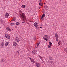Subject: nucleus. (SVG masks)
<instances>
[{
    "mask_svg": "<svg viewBox=\"0 0 67 67\" xmlns=\"http://www.w3.org/2000/svg\"><path fill=\"white\" fill-rule=\"evenodd\" d=\"M42 18H41V19H43V18H44L45 17V14H43L42 15Z\"/></svg>",
    "mask_w": 67,
    "mask_h": 67,
    "instance_id": "13",
    "label": "nucleus"
},
{
    "mask_svg": "<svg viewBox=\"0 0 67 67\" xmlns=\"http://www.w3.org/2000/svg\"><path fill=\"white\" fill-rule=\"evenodd\" d=\"M51 64H53V61H51Z\"/></svg>",
    "mask_w": 67,
    "mask_h": 67,
    "instance_id": "32",
    "label": "nucleus"
},
{
    "mask_svg": "<svg viewBox=\"0 0 67 67\" xmlns=\"http://www.w3.org/2000/svg\"><path fill=\"white\" fill-rule=\"evenodd\" d=\"M48 48H51V45L49 44L48 45Z\"/></svg>",
    "mask_w": 67,
    "mask_h": 67,
    "instance_id": "27",
    "label": "nucleus"
},
{
    "mask_svg": "<svg viewBox=\"0 0 67 67\" xmlns=\"http://www.w3.org/2000/svg\"><path fill=\"white\" fill-rule=\"evenodd\" d=\"M25 23V22H24V21H23V22H22V23Z\"/></svg>",
    "mask_w": 67,
    "mask_h": 67,
    "instance_id": "35",
    "label": "nucleus"
},
{
    "mask_svg": "<svg viewBox=\"0 0 67 67\" xmlns=\"http://www.w3.org/2000/svg\"><path fill=\"white\" fill-rule=\"evenodd\" d=\"M0 22L1 23H3V21L2 19H1L0 20Z\"/></svg>",
    "mask_w": 67,
    "mask_h": 67,
    "instance_id": "20",
    "label": "nucleus"
},
{
    "mask_svg": "<svg viewBox=\"0 0 67 67\" xmlns=\"http://www.w3.org/2000/svg\"><path fill=\"white\" fill-rule=\"evenodd\" d=\"M40 7L39 8V9H40Z\"/></svg>",
    "mask_w": 67,
    "mask_h": 67,
    "instance_id": "42",
    "label": "nucleus"
},
{
    "mask_svg": "<svg viewBox=\"0 0 67 67\" xmlns=\"http://www.w3.org/2000/svg\"><path fill=\"white\" fill-rule=\"evenodd\" d=\"M3 59H2L1 61V63H2V62H3Z\"/></svg>",
    "mask_w": 67,
    "mask_h": 67,
    "instance_id": "29",
    "label": "nucleus"
},
{
    "mask_svg": "<svg viewBox=\"0 0 67 67\" xmlns=\"http://www.w3.org/2000/svg\"><path fill=\"white\" fill-rule=\"evenodd\" d=\"M20 15L21 16V19L23 20H24V19H25V18H26V17L24 15V13H21V14H20Z\"/></svg>",
    "mask_w": 67,
    "mask_h": 67,
    "instance_id": "1",
    "label": "nucleus"
},
{
    "mask_svg": "<svg viewBox=\"0 0 67 67\" xmlns=\"http://www.w3.org/2000/svg\"><path fill=\"white\" fill-rule=\"evenodd\" d=\"M49 59L50 60H53V58L52 57H50Z\"/></svg>",
    "mask_w": 67,
    "mask_h": 67,
    "instance_id": "16",
    "label": "nucleus"
},
{
    "mask_svg": "<svg viewBox=\"0 0 67 67\" xmlns=\"http://www.w3.org/2000/svg\"><path fill=\"white\" fill-rule=\"evenodd\" d=\"M40 27V28H42V27Z\"/></svg>",
    "mask_w": 67,
    "mask_h": 67,
    "instance_id": "38",
    "label": "nucleus"
},
{
    "mask_svg": "<svg viewBox=\"0 0 67 67\" xmlns=\"http://www.w3.org/2000/svg\"><path fill=\"white\" fill-rule=\"evenodd\" d=\"M43 38L44 39V40H45V41H48V39L45 37H43Z\"/></svg>",
    "mask_w": 67,
    "mask_h": 67,
    "instance_id": "21",
    "label": "nucleus"
},
{
    "mask_svg": "<svg viewBox=\"0 0 67 67\" xmlns=\"http://www.w3.org/2000/svg\"><path fill=\"white\" fill-rule=\"evenodd\" d=\"M34 25L35 27H37L38 26V24L37 23H35L34 24Z\"/></svg>",
    "mask_w": 67,
    "mask_h": 67,
    "instance_id": "5",
    "label": "nucleus"
},
{
    "mask_svg": "<svg viewBox=\"0 0 67 67\" xmlns=\"http://www.w3.org/2000/svg\"><path fill=\"white\" fill-rule=\"evenodd\" d=\"M37 46H38V45H39V43H38V44H37Z\"/></svg>",
    "mask_w": 67,
    "mask_h": 67,
    "instance_id": "37",
    "label": "nucleus"
},
{
    "mask_svg": "<svg viewBox=\"0 0 67 67\" xmlns=\"http://www.w3.org/2000/svg\"><path fill=\"white\" fill-rule=\"evenodd\" d=\"M19 53H20V52L19 51H17L16 53L17 54H19Z\"/></svg>",
    "mask_w": 67,
    "mask_h": 67,
    "instance_id": "26",
    "label": "nucleus"
},
{
    "mask_svg": "<svg viewBox=\"0 0 67 67\" xmlns=\"http://www.w3.org/2000/svg\"><path fill=\"white\" fill-rule=\"evenodd\" d=\"M58 44H59V43H58Z\"/></svg>",
    "mask_w": 67,
    "mask_h": 67,
    "instance_id": "43",
    "label": "nucleus"
},
{
    "mask_svg": "<svg viewBox=\"0 0 67 67\" xmlns=\"http://www.w3.org/2000/svg\"><path fill=\"white\" fill-rule=\"evenodd\" d=\"M16 44H16V42H14L13 43V45L14 46H15L16 45Z\"/></svg>",
    "mask_w": 67,
    "mask_h": 67,
    "instance_id": "11",
    "label": "nucleus"
},
{
    "mask_svg": "<svg viewBox=\"0 0 67 67\" xmlns=\"http://www.w3.org/2000/svg\"><path fill=\"white\" fill-rule=\"evenodd\" d=\"M4 42H2L1 44V46H3L2 47H3V45H4Z\"/></svg>",
    "mask_w": 67,
    "mask_h": 67,
    "instance_id": "10",
    "label": "nucleus"
},
{
    "mask_svg": "<svg viewBox=\"0 0 67 67\" xmlns=\"http://www.w3.org/2000/svg\"><path fill=\"white\" fill-rule=\"evenodd\" d=\"M40 1V2H42V0H39Z\"/></svg>",
    "mask_w": 67,
    "mask_h": 67,
    "instance_id": "34",
    "label": "nucleus"
},
{
    "mask_svg": "<svg viewBox=\"0 0 67 67\" xmlns=\"http://www.w3.org/2000/svg\"><path fill=\"white\" fill-rule=\"evenodd\" d=\"M16 25H20V23L19 22H17L16 23Z\"/></svg>",
    "mask_w": 67,
    "mask_h": 67,
    "instance_id": "14",
    "label": "nucleus"
},
{
    "mask_svg": "<svg viewBox=\"0 0 67 67\" xmlns=\"http://www.w3.org/2000/svg\"><path fill=\"white\" fill-rule=\"evenodd\" d=\"M45 37H46V38H48V35H44V36Z\"/></svg>",
    "mask_w": 67,
    "mask_h": 67,
    "instance_id": "9",
    "label": "nucleus"
},
{
    "mask_svg": "<svg viewBox=\"0 0 67 67\" xmlns=\"http://www.w3.org/2000/svg\"><path fill=\"white\" fill-rule=\"evenodd\" d=\"M56 40L57 41H58V37H56Z\"/></svg>",
    "mask_w": 67,
    "mask_h": 67,
    "instance_id": "23",
    "label": "nucleus"
},
{
    "mask_svg": "<svg viewBox=\"0 0 67 67\" xmlns=\"http://www.w3.org/2000/svg\"><path fill=\"white\" fill-rule=\"evenodd\" d=\"M36 66H37V67H40V64H39L38 63H36Z\"/></svg>",
    "mask_w": 67,
    "mask_h": 67,
    "instance_id": "6",
    "label": "nucleus"
},
{
    "mask_svg": "<svg viewBox=\"0 0 67 67\" xmlns=\"http://www.w3.org/2000/svg\"><path fill=\"white\" fill-rule=\"evenodd\" d=\"M29 59H30V60H31V59H32V58H31V57H29Z\"/></svg>",
    "mask_w": 67,
    "mask_h": 67,
    "instance_id": "31",
    "label": "nucleus"
},
{
    "mask_svg": "<svg viewBox=\"0 0 67 67\" xmlns=\"http://www.w3.org/2000/svg\"><path fill=\"white\" fill-rule=\"evenodd\" d=\"M5 15L6 16H9V14L8 13H7Z\"/></svg>",
    "mask_w": 67,
    "mask_h": 67,
    "instance_id": "19",
    "label": "nucleus"
},
{
    "mask_svg": "<svg viewBox=\"0 0 67 67\" xmlns=\"http://www.w3.org/2000/svg\"><path fill=\"white\" fill-rule=\"evenodd\" d=\"M6 30H7V31H11V29H10V28H9L8 27L6 28Z\"/></svg>",
    "mask_w": 67,
    "mask_h": 67,
    "instance_id": "7",
    "label": "nucleus"
},
{
    "mask_svg": "<svg viewBox=\"0 0 67 67\" xmlns=\"http://www.w3.org/2000/svg\"><path fill=\"white\" fill-rule=\"evenodd\" d=\"M36 52H37V51L36 50H34L32 51V54H34V55H35V54H36Z\"/></svg>",
    "mask_w": 67,
    "mask_h": 67,
    "instance_id": "4",
    "label": "nucleus"
},
{
    "mask_svg": "<svg viewBox=\"0 0 67 67\" xmlns=\"http://www.w3.org/2000/svg\"><path fill=\"white\" fill-rule=\"evenodd\" d=\"M49 43L50 45H52V43L50 41L49 42Z\"/></svg>",
    "mask_w": 67,
    "mask_h": 67,
    "instance_id": "25",
    "label": "nucleus"
},
{
    "mask_svg": "<svg viewBox=\"0 0 67 67\" xmlns=\"http://www.w3.org/2000/svg\"><path fill=\"white\" fill-rule=\"evenodd\" d=\"M39 5L40 6H42V3H40L39 4Z\"/></svg>",
    "mask_w": 67,
    "mask_h": 67,
    "instance_id": "24",
    "label": "nucleus"
},
{
    "mask_svg": "<svg viewBox=\"0 0 67 67\" xmlns=\"http://www.w3.org/2000/svg\"><path fill=\"white\" fill-rule=\"evenodd\" d=\"M30 48H32V46H30Z\"/></svg>",
    "mask_w": 67,
    "mask_h": 67,
    "instance_id": "36",
    "label": "nucleus"
},
{
    "mask_svg": "<svg viewBox=\"0 0 67 67\" xmlns=\"http://www.w3.org/2000/svg\"><path fill=\"white\" fill-rule=\"evenodd\" d=\"M46 7H47V6H46Z\"/></svg>",
    "mask_w": 67,
    "mask_h": 67,
    "instance_id": "41",
    "label": "nucleus"
},
{
    "mask_svg": "<svg viewBox=\"0 0 67 67\" xmlns=\"http://www.w3.org/2000/svg\"><path fill=\"white\" fill-rule=\"evenodd\" d=\"M15 20H16L15 18H13L12 21H15Z\"/></svg>",
    "mask_w": 67,
    "mask_h": 67,
    "instance_id": "22",
    "label": "nucleus"
},
{
    "mask_svg": "<svg viewBox=\"0 0 67 67\" xmlns=\"http://www.w3.org/2000/svg\"><path fill=\"white\" fill-rule=\"evenodd\" d=\"M15 41L16 42H20V39H19V38H18V37L15 38Z\"/></svg>",
    "mask_w": 67,
    "mask_h": 67,
    "instance_id": "3",
    "label": "nucleus"
},
{
    "mask_svg": "<svg viewBox=\"0 0 67 67\" xmlns=\"http://www.w3.org/2000/svg\"><path fill=\"white\" fill-rule=\"evenodd\" d=\"M55 36L56 37H58V35L56 33L55 34Z\"/></svg>",
    "mask_w": 67,
    "mask_h": 67,
    "instance_id": "17",
    "label": "nucleus"
},
{
    "mask_svg": "<svg viewBox=\"0 0 67 67\" xmlns=\"http://www.w3.org/2000/svg\"><path fill=\"white\" fill-rule=\"evenodd\" d=\"M5 37H6L7 38H8V39H10V36L8 35V34H5Z\"/></svg>",
    "mask_w": 67,
    "mask_h": 67,
    "instance_id": "2",
    "label": "nucleus"
},
{
    "mask_svg": "<svg viewBox=\"0 0 67 67\" xmlns=\"http://www.w3.org/2000/svg\"><path fill=\"white\" fill-rule=\"evenodd\" d=\"M64 51L66 53H67V48H65L64 49Z\"/></svg>",
    "mask_w": 67,
    "mask_h": 67,
    "instance_id": "8",
    "label": "nucleus"
},
{
    "mask_svg": "<svg viewBox=\"0 0 67 67\" xmlns=\"http://www.w3.org/2000/svg\"><path fill=\"white\" fill-rule=\"evenodd\" d=\"M9 44V42H7L5 43V46H7Z\"/></svg>",
    "mask_w": 67,
    "mask_h": 67,
    "instance_id": "15",
    "label": "nucleus"
},
{
    "mask_svg": "<svg viewBox=\"0 0 67 67\" xmlns=\"http://www.w3.org/2000/svg\"><path fill=\"white\" fill-rule=\"evenodd\" d=\"M34 41H35V40H36V37H35L34 38Z\"/></svg>",
    "mask_w": 67,
    "mask_h": 67,
    "instance_id": "33",
    "label": "nucleus"
},
{
    "mask_svg": "<svg viewBox=\"0 0 67 67\" xmlns=\"http://www.w3.org/2000/svg\"><path fill=\"white\" fill-rule=\"evenodd\" d=\"M31 61L32 62V63H35V62L34 61V59H31Z\"/></svg>",
    "mask_w": 67,
    "mask_h": 67,
    "instance_id": "12",
    "label": "nucleus"
},
{
    "mask_svg": "<svg viewBox=\"0 0 67 67\" xmlns=\"http://www.w3.org/2000/svg\"><path fill=\"white\" fill-rule=\"evenodd\" d=\"M39 57L40 58H41V59L42 60V58H43L41 57V56H39Z\"/></svg>",
    "mask_w": 67,
    "mask_h": 67,
    "instance_id": "30",
    "label": "nucleus"
},
{
    "mask_svg": "<svg viewBox=\"0 0 67 67\" xmlns=\"http://www.w3.org/2000/svg\"><path fill=\"white\" fill-rule=\"evenodd\" d=\"M20 12H21V11H20Z\"/></svg>",
    "mask_w": 67,
    "mask_h": 67,
    "instance_id": "39",
    "label": "nucleus"
},
{
    "mask_svg": "<svg viewBox=\"0 0 67 67\" xmlns=\"http://www.w3.org/2000/svg\"><path fill=\"white\" fill-rule=\"evenodd\" d=\"M21 8H25V5H23L21 6Z\"/></svg>",
    "mask_w": 67,
    "mask_h": 67,
    "instance_id": "18",
    "label": "nucleus"
},
{
    "mask_svg": "<svg viewBox=\"0 0 67 67\" xmlns=\"http://www.w3.org/2000/svg\"><path fill=\"white\" fill-rule=\"evenodd\" d=\"M14 24V23H11V25H13Z\"/></svg>",
    "mask_w": 67,
    "mask_h": 67,
    "instance_id": "28",
    "label": "nucleus"
},
{
    "mask_svg": "<svg viewBox=\"0 0 67 67\" xmlns=\"http://www.w3.org/2000/svg\"><path fill=\"white\" fill-rule=\"evenodd\" d=\"M44 3V4H45V3Z\"/></svg>",
    "mask_w": 67,
    "mask_h": 67,
    "instance_id": "40",
    "label": "nucleus"
}]
</instances>
